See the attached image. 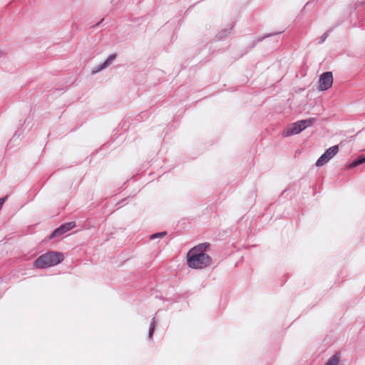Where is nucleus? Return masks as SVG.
Returning <instances> with one entry per match:
<instances>
[{"label":"nucleus","instance_id":"obj_4","mask_svg":"<svg viewBox=\"0 0 365 365\" xmlns=\"http://www.w3.org/2000/svg\"><path fill=\"white\" fill-rule=\"evenodd\" d=\"M332 73L329 71L323 73L319 77L318 88L319 91H326L332 86Z\"/></svg>","mask_w":365,"mask_h":365},{"label":"nucleus","instance_id":"obj_12","mask_svg":"<svg viewBox=\"0 0 365 365\" xmlns=\"http://www.w3.org/2000/svg\"><path fill=\"white\" fill-rule=\"evenodd\" d=\"M314 121V118H309V119H307V120H302L298 122L299 123V125H301V127L302 128V129L304 130L306 128L312 125Z\"/></svg>","mask_w":365,"mask_h":365},{"label":"nucleus","instance_id":"obj_13","mask_svg":"<svg viewBox=\"0 0 365 365\" xmlns=\"http://www.w3.org/2000/svg\"><path fill=\"white\" fill-rule=\"evenodd\" d=\"M166 235H167L166 232H157V233L151 235L150 238V240L162 238V237H165Z\"/></svg>","mask_w":365,"mask_h":365},{"label":"nucleus","instance_id":"obj_6","mask_svg":"<svg viewBox=\"0 0 365 365\" xmlns=\"http://www.w3.org/2000/svg\"><path fill=\"white\" fill-rule=\"evenodd\" d=\"M116 58V54H111L108 56V58L102 63L99 64L98 66L93 68L91 73L93 74H96L106 68H108L109 66L112 64V63L114 61V60Z\"/></svg>","mask_w":365,"mask_h":365},{"label":"nucleus","instance_id":"obj_15","mask_svg":"<svg viewBox=\"0 0 365 365\" xmlns=\"http://www.w3.org/2000/svg\"><path fill=\"white\" fill-rule=\"evenodd\" d=\"M6 200V197H1L0 198V209L1 208L3 204L4 203Z\"/></svg>","mask_w":365,"mask_h":365},{"label":"nucleus","instance_id":"obj_9","mask_svg":"<svg viewBox=\"0 0 365 365\" xmlns=\"http://www.w3.org/2000/svg\"><path fill=\"white\" fill-rule=\"evenodd\" d=\"M232 27L228 26L226 29L221 30L216 36L217 40H222L226 38L230 33Z\"/></svg>","mask_w":365,"mask_h":365},{"label":"nucleus","instance_id":"obj_3","mask_svg":"<svg viewBox=\"0 0 365 365\" xmlns=\"http://www.w3.org/2000/svg\"><path fill=\"white\" fill-rule=\"evenodd\" d=\"M339 152V146L334 145L328 148L324 154L317 160L315 165L317 167H322L332 159Z\"/></svg>","mask_w":365,"mask_h":365},{"label":"nucleus","instance_id":"obj_17","mask_svg":"<svg viewBox=\"0 0 365 365\" xmlns=\"http://www.w3.org/2000/svg\"><path fill=\"white\" fill-rule=\"evenodd\" d=\"M1 55H2V53H1V52H0V57L1 56Z\"/></svg>","mask_w":365,"mask_h":365},{"label":"nucleus","instance_id":"obj_1","mask_svg":"<svg viewBox=\"0 0 365 365\" xmlns=\"http://www.w3.org/2000/svg\"><path fill=\"white\" fill-rule=\"evenodd\" d=\"M209 247V243H202L190 250L187 254L188 267L198 269L210 266L212 258L207 253Z\"/></svg>","mask_w":365,"mask_h":365},{"label":"nucleus","instance_id":"obj_5","mask_svg":"<svg viewBox=\"0 0 365 365\" xmlns=\"http://www.w3.org/2000/svg\"><path fill=\"white\" fill-rule=\"evenodd\" d=\"M76 226V223L74 222H70L61 225L59 227L56 229L51 234V238H53L56 237H60L66 233L68 231L72 230Z\"/></svg>","mask_w":365,"mask_h":365},{"label":"nucleus","instance_id":"obj_14","mask_svg":"<svg viewBox=\"0 0 365 365\" xmlns=\"http://www.w3.org/2000/svg\"><path fill=\"white\" fill-rule=\"evenodd\" d=\"M328 35H329L328 32H325L324 34H323L320 36V38H319V43H322L323 42H324V41H325V40L327 39V38L328 37Z\"/></svg>","mask_w":365,"mask_h":365},{"label":"nucleus","instance_id":"obj_2","mask_svg":"<svg viewBox=\"0 0 365 365\" xmlns=\"http://www.w3.org/2000/svg\"><path fill=\"white\" fill-rule=\"evenodd\" d=\"M63 260V255L61 252L51 251L39 256L34 262V266L44 269L55 266Z\"/></svg>","mask_w":365,"mask_h":365},{"label":"nucleus","instance_id":"obj_10","mask_svg":"<svg viewBox=\"0 0 365 365\" xmlns=\"http://www.w3.org/2000/svg\"><path fill=\"white\" fill-rule=\"evenodd\" d=\"M365 163V157L364 156H359L356 160H354L350 165L349 168H355L359 165H361Z\"/></svg>","mask_w":365,"mask_h":365},{"label":"nucleus","instance_id":"obj_16","mask_svg":"<svg viewBox=\"0 0 365 365\" xmlns=\"http://www.w3.org/2000/svg\"><path fill=\"white\" fill-rule=\"evenodd\" d=\"M103 20V19H102L100 22L97 23L96 26H98V25L101 23V21H102Z\"/></svg>","mask_w":365,"mask_h":365},{"label":"nucleus","instance_id":"obj_11","mask_svg":"<svg viewBox=\"0 0 365 365\" xmlns=\"http://www.w3.org/2000/svg\"><path fill=\"white\" fill-rule=\"evenodd\" d=\"M155 329V318L153 317L150 324L149 331H148V338L150 341H153V335L154 334Z\"/></svg>","mask_w":365,"mask_h":365},{"label":"nucleus","instance_id":"obj_7","mask_svg":"<svg viewBox=\"0 0 365 365\" xmlns=\"http://www.w3.org/2000/svg\"><path fill=\"white\" fill-rule=\"evenodd\" d=\"M303 130L302 128L301 127V125H299V123L297 121L289 127H287L284 131H283V135L284 137H289L292 135L298 134L300 132Z\"/></svg>","mask_w":365,"mask_h":365},{"label":"nucleus","instance_id":"obj_8","mask_svg":"<svg viewBox=\"0 0 365 365\" xmlns=\"http://www.w3.org/2000/svg\"><path fill=\"white\" fill-rule=\"evenodd\" d=\"M344 353L341 351L336 352L333 354L325 364V365H338L339 363H345Z\"/></svg>","mask_w":365,"mask_h":365}]
</instances>
